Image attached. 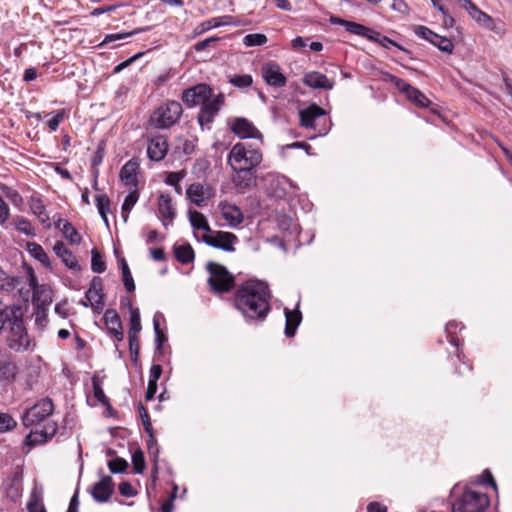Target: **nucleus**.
<instances>
[{"instance_id":"nucleus-3","label":"nucleus","mask_w":512,"mask_h":512,"mask_svg":"<svg viewBox=\"0 0 512 512\" xmlns=\"http://www.w3.org/2000/svg\"><path fill=\"white\" fill-rule=\"evenodd\" d=\"M5 330L8 331L6 342L9 349L15 352H22L28 349L30 345V338L24 327L23 315L20 307H17V313L13 314V317Z\"/></svg>"},{"instance_id":"nucleus-6","label":"nucleus","mask_w":512,"mask_h":512,"mask_svg":"<svg viewBox=\"0 0 512 512\" xmlns=\"http://www.w3.org/2000/svg\"><path fill=\"white\" fill-rule=\"evenodd\" d=\"M489 505L490 500L486 494L465 490L453 504V512H485Z\"/></svg>"},{"instance_id":"nucleus-50","label":"nucleus","mask_w":512,"mask_h":512,"mask_svg":"<svg viewBox=\"0 0 512 512\" xmlns=\"http://www.w3.org/2000/svg\"><path fill=\"white\" fill-rule=\"evenodd\" d=\"M414 32L418 37H421L427 41H429L431 44L434 42V38L436 36V33L430 30L426 26H416L414 28Z\"/></svg>"},{"instance_id":"nucleus-18","label":"nucleus","mask_w":512,"mask_h":512,"mask_svg":"<svg viewBox=\"0 0 512 512\" xmlns=\"http://www.w3.org/2000/svg\"><path fill=\"white\" fill-rule=\"evenodd\" d=\"M104 323L108 333L113 336L117 341L124 339L123 328L120 317L116 310L107 309L104 313Z\"/></svg>"},{"instance_id":"nucleus-34","label":"nucleus","mask_w":512,"mask_h":512,"mask_svg":"<svg viewBox=\"0 0 512 512\" xmlns=\"http://www.w3.org/2000/svg\"><path fill=\"white\" fill-rule=\"evenodd\" d=\"M27 249L32 257L41 262L45 267H50V259L40 244L35 242L27 243Z\"/></svg>"},{"instance_id":"nucleus-14","label":"nucleus","mask_w":512,"mask_h":512,"mask_svg":"<svg viewBox=\"0 0 512 512\" xmlns=\"http://www.w3.org/2000/svg\"><path fill=\"white\" fill-rule=\"evenodd\" d=\"M57 431V424L53 421H46L42 429L35 428L26 437L28 445H38L50 440Z\"/></svg>"},{"instance_id":"nucleus-49","label":"nucleus","mask_w":512,"mask_h":512,"mask_svg":"<svg viewBox=\"0 0 512 512\" xmlns=\"http://www.w3.org/2000/svg\"><path fill=\"white\" fill-rule=\"evenodd\" d=\"M15 225H16V229L22 233H24L25 235H34V229L31 225V223L23 218V217H17L15 219Z\"/></svg>"},{"instance_id":"nucleus-42","label":"nucleus","mask_w":512,"mask_h":512,"mask_svg":"<svg viewBox=\"0 0 512 512\" xmlns=\"http://www.w3.org/2000/svg\"><path fill=\"white\" fill-rule=\"evenodd\" d=\"M432 44L445 53H452L454 49V44L449 38L438 34H436Z\"/></svg>"},{"instance_id":"nucleus-7","label":"nucleus","mask_w":512,"mask_h":512,"mask_svg":"<svg viewBox=\"0 0 512 512\" xmlns=\"http://www.w3.org/2000/svg\"><path fill=\"white\" fill-rule=\"evenodd\" d=\"M53 410L54 404L50 398H43L39 400L25 411L22 417L24 426L32 427L39 425L53 413Z\"/></svg>"},{"instance_id":"nucleus-17","label":"nucleus","mask_w":512,"mask_h":512,"mask_svg":"<svg viewBox=\"0 0 512 512\" xmlns=\"http://www.w3.org/2000/svg\"><path fill=\"white\" fill-rule=\"evenodd\" d=\"M329 20L331 24L343 26L345 30L351 34L367 38L368 40L372 38L374 30L362 24L348 21L337 16H331Z\"/></svg>"},{"instance_id":"nucleus-56","label":"nucleus","mask_w":512,"mask_h":512,"mask_svg":"<svg viewBox=\"0 0 512 512\" xmlns=\"http://www.w3.org/2000/svg\"><path fill=\"white\" fill-rule=\"evenodd\" d=\"M10 209L6 202L0 196V224H4L6 220L9 218Z\"/></svg>"},{"instance_id":"nucleus-35","label":"nucleus","mask_w":512,"mask_h":512,"mask_svg":"<svg viewBox=\"0 0 512 512\" xmlns=\"http://www.w3.org/2000/svg\"><path fill=\"white\" fill-rule=\"evenodd\" d=\"M96 206L98 209V212L103 219L104 223L108 226V213L110 212V200L109 197L106 194H98L96 195Z\"/></svg>"},{"instance_id":"nucleus-11","label":"nucleus","mask_w":512,"mask_h":512,"mask_svg":"<svg viewBox=\"0 0 512 512\" xmlns=\"http://www.w3.org/2000/svg\"><path fill=\"white\" fill-rule=\"evenodd\" d=\"M223 103L224 96L222 94L215 96L211 94V96H208V99L204 101L198 114V122L202 128L209 126L214 121Z\"/></svg>"},{"instance_id":"nucleus-33","label":"nucleus","mask_w":512,"mask_h":512,"mask_svg":"<svg viewBox=\"0 0 512 512\" xmlns=\"http://www.w3.org/2000/svg\"><path fill=\"white\" fill-rule=\"evenodd\" d=\"M370 41L375 42L386 49H389L390 47H396L397 49H399V50L405 52L407 55H409L410 58H412L410 51L406 50L400 44H398L397 42L388 38L387 36L381 35L379 32L373 31L372 38H370Z\"/></svg>"},{"instance_id":"nucleus-62","label":"nucleus","mask_w":512,"mask_h":512,"mask_svg":"<svg viewBox=\"0 0 512 512\" xmlns=\"http://www.w3.org/2000/svg\"><path fill=\"white\" fill-rule=\"evenodd\" d=\"M104 158V149L102 147H98L92 158V167L93 170L97 169V167L102 163Z\"/></svg>"},{"instance_id":"nucleus-53","label":"nucleus","mask_w":512,"mask_h":512,"mask_svg":"<svg viewBox=\"0 0 512 512\" xmlns=\"http://www.w3.org/2000/svg\"><path fill=\"white\" fill-rule=\"evenodd\" d=\"M153 326L156 335L157 348H160L163 345L164 341L166 340V337L160 329V324L158 320H156L155 318L153 320Z\"/></svg>"},{"instance_id":"nucleus-16","label":"nucleus","mask_w":512,"mask_h":512,"mask_svg":"<svg viewBox=\"0 0 512 512\" xmlns=\"http://www.w3.org/2000/svg\"><path fill=\"white\" fill-rule=\"evenodd\" d=\"M114 489V483L110 476H102L101 479L96 482L91 489V495L96 502L104 503L107 502Z\"/></svg>"},{"instance_id":"nucleus-45","label":"nucleus","mask_w":512,"mask_h":512,"mask_svg":"<svg viewBox=\"0 0 512 512\" xmlns=\"http://www.w3.org/2000/svg\"><path fill=\"white\" fill-rule=\"evenodd\" d=\"M91 269L95 273H103L106 269V264L96 249L92 250Z\"/></svg>"},{"instance_id":"nucleus-40","label":"nucleus","mask_w":512,"mask_h":512,"mask_svg":"<svg viewBox=\"0 0 512 512\" xmlns=\"http://www.w3.org/2000/svg\"><path fill=\"white\" fill-rule=\"evenodd\" d=\"M228 17H215V18H211L209 20H206L204 22H202L199 26H198V32L199 33H203L205 31H208L212 28H217V27H220L222 25H225L227 24L228 22L227 21H224V19H227Z\"/></svg>"},{"instance_id":"nucleus-64","label":"nucleus","mask_w":512,"mask_h":512,"mask_svg":"<svg viewBox=\"0 0 512 512\" xmlns=\"http://www.w3.org/2000/svg\"><path fill=\"white\" fill-rule=\"evenodd\" d=\"M368 512H387V507L379 502H371L367 506Z\"/></svg>"},{"instance_id":"nucleus-54","label":"nucleus","mask_w":512,"mask_h":512,"mask_svg":"<svg viewBox=\"0 0 512 512\" xmlns=\"http://www.w3.org/2000/svg\"><path fill=\"white\" fill-rule=\"evenodd\" d=\"M41 500L42 499L40 493L36 490H33L30 495L29 502L27 503V510L41 506Z\"/></svg>"},{"instance_id":"nucleus-38","label":"nucleus","mask_w":512,"mask_h":512,"mask_svg":"<svg viewBox=\"0 0 512 512\" xmlns=\"http://www.w3.org/2000/svg\"><path fill=\"white\" fill-rule=\"evenodd\" d=\"M140 312L138 308L130 307V327L128 335H138L141 331Z\"/></svg>"},{"instance_id":"nucleus-63","label":"nucleus","mask_w":512,"mask_h":512,"mask_svg":"<svg viewBox=\"0 0 512 512\" xmlns=\"http://www.w3.org/2000/svg\"><path fill=\"white\" fill-rule=\"evenodd\" d=\"M157 392V382L148 381V386L145 394V399L151 401Z\"/></svg>"},{"instance_id":"nucleus-29","label":"nucleus","mask_w":512,"mask_h":512,"mask_svg":"<svg viewBox=\"0 0 512 512\" xmlns=\"http://www.w3.org/2000/svg\"><path fill=\"white\" fill-rule=\"evenodd\" d=\"M463 2V7L479 24L488 26L491 23V17L482 12L471 0H463Z\"/></svg>"},{"instance_id":"nucleus-21","label":"nucleus","mask_w":512,"mask_h":512,"mask_svg":"<svg viewBox=\"0 0 512 512\" xmlns=\"http://www.w3.org/2000/svg\"><path fill=\"white\" fill-rule=\"evenodd\" d=\"M324 115H326V111L323 108L316 104H311L299 111L300 124L305 128H315L316 120Z\"/></svg>"},{"instance_id":"nucleus-39","label":"nucleus","mask_w":512,"mask_h":512,"mask_svg":"<svg viewBox=\"0 0 512 512\" xmlns=\"http://www.w3.org/2000/svg\"><path fill=\"white\" fill-rule=\"evenodd\" d=\"M17 307L18 306L13 305L0 308V332L6 329L13 317V314L17 313Z\"/></svg>"},{"instance_id":"nucleus-27","label":"nucleus","mask_w":512,"mask_h":512,"mask_svg":"<svg viewBox=\"0 0 512 512\" xmlns=\"http://www.w3.org/2000/svg\"><path fill=\"white\" fill-rule=\"evenodd\" d=\"M158 211L163 220L164 226H166L165 220L170 222L175 217V211L172 205L171 197L169 195L161 194L158 198Z\"/></svg>"},{"instance_id":"nucleus-5","label":"nucleus","mask_w":512,"mask_h":512,"mask_svg":"<svg viewBox=\"0 0 512 512\" xmlns=\"http://www.w3.org/2000/svg\"><path fill=\"white\" fill-rule=\"evenodd\" d=\"M183 113L182 105L178 101H167L161 105L151 116V123L159 129L169 128L174 125Z\"/></svg>"},{"instance_id":"nucleus-26","label":"nucleus","mask_w":512,"mask_h":512,"mask_svg":"<svg viewBox=\"0 0 512 512\" xmlns=\"http://www.w3.org/2000/svg\"><path fill=\"white\" fill-rule=\"evenodd\" d=\"M18 373L16 363L10 359H0V382L11 383Z\"/></svg>"},{"instance_id":"nucleus-37","label":"nucleus","mask_w":512,"mask_h":512,"mask_svg":"<svg viewBox=\"0 0 512 512\" xmlns=\"http://www.w3.org/2000/svg\"><path fill=\"white\" fill-rule=\"evenodd\" d=\"M92 386L95 399L103 405H109V400L106 397L102 388V381L98 376H93Z\"/></svg>"},{"instance_id":"nucleus-8","label":"nucleus","mask_w":512,"mask_h":512,"mask_svg":"<svg viewBox=\"0 0 512 512\" xmlns=\"http://www.w3.org/2000/svg\"><path fill=\"white\" fill-rule=\"evenodd\" d=\"M385 80L392 83L400 92L404 93L406 97L420 107H428L430 104L429 99L417 88L411 86L406 81L395 75L386 73Z\"/></svg>"},{"instance_id":"nucleus-48","label":"nucleus","mask_w":512,"mask_h":512,"mask_svg":"<svg viewBox=\"0 0 512 512\" xmlns=\"http://www.w3.org/2000/svg\"><path fill=\"white\" fill-rule=\"evenodd\" d=\"M229 82L235 87L247 88L252 84V77L250 75H234Z\"/></svg>"},{"instance_id":"nucleus-55","label":"nucleus","mask_w":512,"mask_h":512,"mask_svg":"<svg viewBox=\"0 0 512 512\" xmlns=\"http://www.w3.org/2000/svg\"><path fill=\"white\" fill-rule=\"evenodd\" d=\"M138 31L135 30V31H132V32H129V33H115V34H109V35H106L105 39H104V42L105 43H109V42H112V41H116V40H122V39H125L127 37H130L134 34H136Z\"/></svg>"},{"instance_id":"nucleus-4","label":"nucleus","mask_w":512,"mask_h":512,"mask_svg":"<svg viewBox=\"0 0 512 512\" xmlns=\"http://www.w3.org/2000/svg\"><path fill=\"white\" fill-rule=\"evenodd\" d=\"M206 270L209 273L208 284L214 293H227L235 287V278L225 266L209 261Z\"/></svg>"},{"instance_id":"nucleus-2","label":"nucleus","mask_w":512,"mask_h":512,"mask_svg":"<svg viewBox=\"0 0 512 512\" xmlns=\"http://www.w3.org/2000/svg\"><path fill=\"white\" fill-rule=\"evenodd\" d=\"M263 154L258 145L238 142L228 154V164L235 172L232 182L238 190H244L255 183L256 168L261 164Z\"/></svg>"},{"instance_id":"nucleus-12","label":"nucleus","mask_w":512,"mask_h":512,"mask_svg":"<svg viewBox=\"0 0 512 512\" xmlns=\"http://www.w3.org/2000/svg\"><path fill=\"white\" fill-rule=\"evenodd\" d=\"M212 89L209 85L201 83L184 90L182 101L189 107L202 105L208 96H211Z\"/></svg>"},{"instance_id":"nucleus-13","label":"nucleus","mask_w":512,"mask_h":512,"mask_svg":"<svg viewBox=\"0 0 512 512\" xmlns=\"http://www.w3.org/2000/svg\"><path fill=\"white\" fill-rule=\"evenodd\" d=\"M231 130L239 138L258 139L262 143L263 136L261 132L246 118H235L232 122Z\"/></svg>"},{"instance_id":"nucleus-61","label":"nucleus","mask_w":512,"mask_h":512,"mask_svg":"<svg viewBox=\"0 0 512 512\" xmlns=\"http://www.w3.org/2000/svg\"><path fill=\"white\" fill-rule=\"evenodd\" d=\"M391 8L402 14H407L409 12L408 5L403 0H393Z\"/></svg>"},{"instance_id":"nucleus-47","label":"nucleus","mask_w":512,"mask_h":512,"mask_svg":"<svg viewBox=\"0 0 512 512\" xmlns=\"http://www.w3.org/2000/svg\"><path fill=\"white\" fill-rule=\"evenodd\" d=\"M129 340V350L131 354V360L136 363L138 361L139 351H140V343L138 339V335H128Z\"/></svg>"},{"instance_id":"nucleus-41","label":"nucleus","mask_w":512,"mask_h":512,"mask_svg":"<svg viewBox=\"0 0 512 512\" xmlns=\"http://www.w3.org/2000/svg\"><path fill=\"white\" fill-rule=\"evenodd\" d=\"M267 41H268L267 36L265 34H261V33L248 34L243 39V43L247 47L262 46Z\"/></svg>"},{"instance_id":"nucleus-44","label":"nucleus","mask_w":512,"mask_h":512,"mask_svg":"<svg viewBox=\"0 0 512 512\" xmlns=\"http://www.w3.org/2000/svg\"><path fill=\"white\" fill-rule=\"evenodd\" d=\"M108 468L111 473H123L128 468V462L120 457H116L108 462Z\"/></svg>"},{"instance_id":"nucleus-28","label":"nucleus","mask_w":512,"mask_h":512,"mask_svg":"<svg viewBox=\"0 0 512 512\" xmlns=\"http://www.w3.org/2000/svg\"><path fill=\"white\" fill-rule=\"evenodd\" d=\"M56 228L62 231L63 236L71 243V244H79L81 241V236L75 227L68 221L59 219L55 222Z\"/></svg>"},{"instance_id":"nucleus-43","label":"nucleus","mask_w":512,"mask_h":512,"mask_svg":"<svg viewBox=\"0 0 512 512\" xmlns=\"http://www.w3.org/2000/svg\"><path fill=\"white\" fill-rule=\"evenodd\" d=\"M132 465L135 473L141 474L144 471L146 467L145 458L143 452L140 449L136 450L132 454Z\"/></svg>"},{"instance_id":"nucleus-36","label":"nucleus","mask_w":512,"mask_h":512,"mask_svg":"<svg viewBox=\"0 0 512 512\" xmlns=\"http://www.w3.org/2000/svg\"><path fill=\"white\" fill-rule=\"evenodd\" d=\"M138 198H139V193H138L137 190L131 191L125 197L124 202L122 204V212H121V215H122V218H123L124 222H127L128 216H129V212L131 211L133 206L138 201Z\"/></svg>"},{"instance_id":"nucleus-31","label":"nucleus","mask_w":512,"mask_h":512,"mask_svg":"<svg viewBox=\"0 0 512 512\" xmlns=\"http://www.w3.org/2000/svg\"><path fill=\"white\" fill-rule=\"evenodd\" d=\"M189 221L194 230H204L206 233L211 232L206 217L197 210H189Z\"/></svg>"},{"instance_id":"nucleus-22","label":"nucleus","mask_w":512,"mask_h":512,"mask_svg":"<svg viewBox=\"0 0 512 512\" xmlns=\"http://www.w3.org/2000/svg\"><path fill=\"white\" fill-rule=\"evenodd\" d=\"M168 144L164 136H157L152 138L147 147L148 157L152 161H161L167 154Z\"/></svg>"},{"instance_id":"nucleus-24","label":"nucleus","mask_w":512,"mask_h":512,"mask_svg":"<svg viewBox=\"0 0 512 512\" xmlns=\"http://www.w3.org/2000/svg\"><path fill=\"white\" fill-rule=\"evenodd\" d=\"M139 169V162L137 159H130L120 171L121 181L129 187L135 188L138 185L137 173Z\"/></svg>"},{"instance_id":"nucleus-51","label":"nucleus","mask_w":512,"mask_h":512,"mask_svg":"<svg viewBox=\"0 0 512 512\" xmlns=\"http://www.w3.org/2000/svg\"><path fill=\"white\" fill-rule=\"evenodd\" d=\"M184 176H185L184 171L170 172V173H168V175L165 179V183L170 186H173L174 188H178V184L184 178Z\"/></svg>"},{"instance_id":"nucleus-30","label":"nucleus","mask_w":512,"mask_h":512,"mask_svg":"<svg viewBox=\"0 0 512 512\" xmlns=\"http://www.w3.org/2000/svg\"><path fill=\"white\" fill-rule=\"evenodd\" d=\"M186 195L197 206H202L206 200L204 187L200 183L191 184L186 190Z\"/></svg>"},{"instance_id":"nucleus-52","label":"nucleus","mask_w":512,"mask_h":512,"mask_svg":"<svg viewBox=\"0 0 512 512\" xmlns=\"http://www.w3.org/2000/svg\"><path fill=\"white\" fill-rule=\"evenodd\" d=\"M119 492L124 497H133L136 495V491L129 482H122L119 484Z\"/></svg>"},{"instance_id":"nucleus-57","label":"nucleus","mask_w":512,"mask_h":512,"mask_svg":"<svg viewBox=\"0 0 512 512\" xmlns=\"http://www.w3.org/2000/svg\"><path fill=\"white\" fill-rule=\"evenodd\" d=\"M123 284L128 292H133L135 290V284L133 277L130 271H126V273L122 274Z\"/></svg>"},{"instance_id":"nucleus-23","label":"nucleus","mask_w":512,"mask_h":512,"mask_svg":"<svg viewBox=\"0 0 512 512\" xmlns=\"http://www.w3.org/2000/svg\"><path fill=\"white\" fill-rule=\"evenodd\" d=\"M53 251L62 260L63 264L70 270L79 271L80 265L75 255L66 247L62 241H57Z\"/></svg>"},{"instance_id":"nucleus-32","label":"nucleus","mask_w":512,"mask_h":512,"mask_svg":"<svg viewBox=\"0 0 512 512\" xmlns=\"http://www.w3.org/2000/svg\"><path fill=\"white\" fill-rule=\"evenodd\" d=\"M176 259L182 264H189L194 260L195 254L190 244L174 246Z\"/></svg>"},{"instance_id":"nucleus-58","label":"nucleus","mask_w":512,"mask_h":512,"mask_svg":"<svg viewBox=\"0 0 512 512\" xmlns=\"http://www.w3.org/2000/svg\"><path fill=\"white\" fill-rule=\"evenodd\" d=\"M64 113L58 112L52 119L47 122V126L51 131H56L59 127L60 122L63 120Z\"/></svg>"},{"instance_id":"nucleus-59","label":"nucleus","mask_w":512,"mask_h":512,"mask_svg":"<svg viewBox=\"0 0 512 512\" xmlns=\"http://www.w3.org/2000/svg\"><path fill=\"white\" fill-rule=\"evenodd\" d=\"M218 41V38L217 37H210V38H206L202 41H199L195 44V50L200 52V51H203L205 50L207 47H209L212 43Z\"/></svg>"},{"instance_id":"nucleus-25","label":"nucleus","mask_w":512,"mask_h":512,"mask_svg":"<svg viewBox=\"0 0 512 512\" xmlns=\"http://www.w3.org/2000/svg\"><path fill=\"white\" fill-rule=\"evenodd\" d=\"M285 335L289 338L294 337L296 334V330L302 321V314L298 308L294 310H289L285 308Z\"/></svg>"},{"instance_id":"nucleus-15","label":"nucleus","mask_w":512,"mask_h":512,"mask_svg":"<svg viewBox=\"0 0 512 512\" xmlns=\"http://www.w3.org/2000/svg\"><path fill=\"white\" fill-rule=\"evenodd\" d=\"M262 77L265 82L276 88H281L286 85L287 79L281 72V68L276 63H267L261 69Z\"/></svg>"},{"instance_id":"nucleus-20","label":"nucleus","mask_w":512,"mask_h":512,"mask_svg":"<svg viewBox=\"0 0 512 512\" xmlns=\"http://www.w3.org/2000/svg\"><path fill=\"white\" fill-rule=\"evenodd\" d=\"M218 207L222 217L231 227H237L243 222V213L241 209L236 205L227 202H221Z\"/></svg>"},{"instance_id":"nucleus-1","label":"nucleus","mask_w":512,"mask_h":512,"mask_svg":"<svg viewBox=\"0 0 512 512\" xmlns=\"http://www.w3.org/2000/svg\"><path fill=\"white\" fill-rule=\"evenodd\" d=\"M271 291L266 282L248 279L238 285L234 294V307L246 323L263 322L271 311Z\"/></svg>"},{"instance_id":"nucleus-46","label":"nucleus","mask_w":512,"mask_h":512,"mask_svg":"<svg viewBox=\"0 0 512 512\" xmlns=\"http://www.w3.org/2000/svg\"><path fill=\"white\" fill-rule=\"evenodd\" d=\"M17 422L7 413H0V433L14 429Z\"/></svg>"},{"instance_id":"nucleus-19","label":"nucleus","mask_w":512,"mask_h":512,"mask_svg":"<svg viewBox=\"0 0 512 512\" xmlns=\"http://www.w3.org/2000/svg\"><path fill=\"white\" fill-rule=\"evenodd\" d=\"M302 81L304 85L313 89L331 90L334 87V82L332 80L317 71L305 73Z\"/></svg>"},{"instance_id":"nucleus-9","label":"nucleus","mask_w":512,"mask_h":512,"mask_svg":"<svg viewBox=\"0 0 512 512\" xmlns=\"http://www.w3.org/2000/svg\"><path fill=\"white\" fill-rule=\"evenodd\" d=\"M201 240L213 248L233 252L235 250L234 244L238 241V238L231 232L211 230V232L203 234Z\"/></svg>"},{"instance_id":"nucleus-60","label":"nucleus","mask_w":512,"mask_h":512,"mask_svg":"<svg viewBox=\"0 0 512 512\" xmlns=\"http://www.w3.org/2000/svg\"><path fill=\"white\" fill-rule=\"evenodd\" d=\"M5 195L14 205H20L23 201L21 195L14 189H8Z\"/></svg>"},{"instance_id":"nucleus-10","label":"nucleus","mask_w":512,"mask_h":512,"mask_svg":"<svg viewBox=\"0 0 512 512\" xmlns=\"http://www.w3.org/2000/svg\"><path fill=\"white\" fill-rule=\"evenodd\" d=\"M103 284L99 277H94L89 285L88 290L85 292L86 301H80L84 307H91L95 313H101L105 306L103 295Z\"/></svg>"}]
</instances>
